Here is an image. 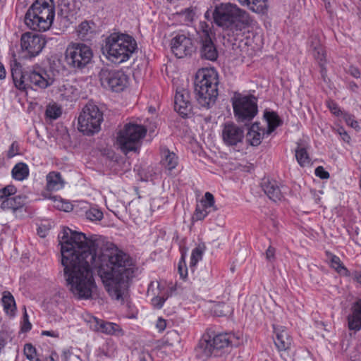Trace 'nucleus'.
Returning a JSON list of instances; mask_svg holds the SVG:
<instances>
[{
  "label": "nucleus",
  "instance_id": "1",
  "mask_svg": "<svg viewBox=\"0 0 361 361\" xmlns=\"http://www.w3.org/2000/svg\"><path fill=\"white\" fill-rule=\"evenodd\" d=\"M59 238L66 286L75 298H92L97 285L92 269L97 268L109 295L116 300H124L128 279L134 272L133 260L129 255L116 249L97 258V240L68 228L63 230Z\"/></svg>",
  "mask_w": 361,
  "mask_h": 361
},
{
  "label": "nucleus",
  "instance_id": "2",
  "mask_svg": "<svg viewBox=\"0 0 361 361\" xmlns=\"http://www.w3.org/2000/svg\"><path fill=\"white\" fill-rule=\"evenodd\" d=\"M11 75L15 87L22 92H27L29 88L45 89L55 80V75L51 70L38 69L22 73L17 63L11 65Z\"/></svg>",
  "mask_w": 361,
  "mask_h": 361
},
{
  "label": "nucleus",
  "instance_id": "3",
  "mask_svg": "<svg viewBox=\"0 0 361 361\" xmlns=\"http://www.w3.org/2000/svg\"><path fill=\"white\" fill-rule=\"evenodd\" d=\"M215 23L224 30L238 35L250 24L249 14L231 4H221L213 13Z\"/></svg>",
  "mask_w": 361,
  "mask_h": 361
},
{
  "label": "nucleus",
  "instance_id": "4",
  "mask_svg": "<svg viewBox=\"0 0 361 361\" xmlns=\"http://www.w3.org/2000/svg\"><path fill=\"white\" fill-rule=\"evenodd\" d=\"M218 74L213 68L199 70L195 79L196 99L202 108L209 109L218 96Z\"/></svg>",
  "mask_w": 361,
  "mask_h": 361
},
{
  "label": "nucleus",
  "instance_id": "5",
  "mask_svg": "<svg viewBox=\"0 0 361 361\" xmlns=\"http://www.w3.org/2000/svg\"><path fill=\"white\" fill-rule=\"evenodd\" d=\"M137 48L135 40L128 35L114 33L106 39L103 54L115 63L126 61Z\"/></svg>",
  "mask_w": 361,
  "mask_h": 361
},
{
  "label": "nucleus",
  "instance_id": "6",
  "mask_svg": "<svg viewBox=\"0 0 361 361\" xmlns=\"http://www.w3.org/2000/svg\"><path fill=\"white\" fill-rule=\"evenodd\" d=\"M145 126L135 123H126L117 135V142L124 153L136 152L140 147V142L145 136Z\"/></svg>",
  "mask_w": 361,
  "mask_h": 361
},
{
  "label": "nucleus",
  "instance_id": "7",
  "mask_svg": "<svg viewBox=\"0 0 361 361\" xmlns=\"http://www.w3.org/2000/svg\"><path fill=\"white\" fill-rule=\"evenodd\" d=\"M231 102L234 116L238 122L250 121L257 114V100L255 97L235 94Z\"/></svg>",
  "mask_w": 361,
  "mask_h": 361
},
{
  "label": "nucleus",
  "instance_id": "8",
  "mask_svg": "<svg viewBox=\"0 0 361 361\" xmlns=\"http://www.w3.org/2000/svg\"><path fill=\"white\" fill-rule=\"evenodd\" d=\"M103 114L92 104H87L78 116V130L85 135H92L100 130Z\"/></svg>",
  "mask_w": 361,
  "mask_h": 361
},
{
  "label": "nucleus",
  "instance_id": "9",
  "mask_svg": "<svg viewBox=\"0 0 361 361\" xmlns=\"http://www.w3.org/2000/svg\"><path fill=\"white\" fill-rule=\"evenodd\" d=\"M91 48L83 43L72 42L69 44L65 51V60L67 64L75 68L85 67L92 58Z\"/></svg>",
  "mask_w": 361,
  "mask_h": 361
},
{
  "label": "nucleus",
  "instance_id": "10",
  "mask_svg": "<svg viewBox=\"0 0 361 361\" xmlns=\"http://www.w3.org/2000/svg\"><path fill=\"white\" fill-rule=\"evenodd\" d=\"M212 29L206 23H200L197 32L200 54L202 59L214 61L218 58V51L212 38Z\"/></svg>",
  "mask_w": 361,
  "mask_h": 361
},
{
  "label": "nucleus",
  "instance_id": "11",
  "mask_svg": "<svg viewBox=\"0 0 361 361\" xmlns=\"http://www.w3.org/2000/svg\"><path fill=\"white\" fill-rule=\"evenodd\" d=\"M99 77L102 87L115 92L123 90L128 84L127 75L121 71L102 68Z\"/></svg>",
  "mask_w": 361,
  "mask_h": 361
},
{
  "label": "nucleus",
  "instance_id": "12",
  "mask_svg": "<svg viewBox=\"0 0 361 361\" xmlns=\"http://www.w3.org/2000/svg\"><path fill=\"white\" fill-rule=\"evenodd\" d=\"M172 53L178 59L190 56L195 50L192 39L184 34H178L171 41Z\"/></svg>",
  "mask_w": 361,
  "mask_h": 361
},
{
  "label": "nucleus",
  "instance_id": "13",
  "mask_svg": "<svg viewBox=\"0 0 361 361\" xmlns=\"http://www.w3.org/2000/svg\"><path fill=\"white\" fill-rule=\"evenodd\" d=\"M45 44V40L41 36L30 32L24 33L20 39L22 49L26 51L30 57L38 55Z\"/></svg>",
  "mask_w": 361,
  "mask_h": 361
},
{
  "label": "nucleus",
  "instance_id": "14",
  "mask_svg": "<svg viewBox=\"0 0 361 361\" xmlns=\"http://www.w3.org/2000/svg\"><path fill=\"white\" fill-rule=\"evenodd\" d=\"M224 143L228 147H237L243 142L244 131L234 123H225L221 133Z\"/></svg>",
  "mask_w": 361,
  "mask_h": 361
},
{
  "label": "nucleus",
  "instance_id": "15",
  "mask_svg": "<svg viewBox=\"0 0 361 361\" xmlns=\"http://www.w3.org/2000/svg\"><path fill=\"white\" fill-rule=\"evenodd\" d=\"M25 23L32 30L44 32L51 27L53 20L27 10L25 16Z\"/></svg>",
  "mask_w": 361,
  "mask_h": 361
},
{
  "label": "nucleus",
  "instance_id": "16",
  "mask_svg": "<svg viewBox=\"0 0 361 361\" xmlns=\"http://www.w3.org/2000/svg\"><path fill=\"white\" fill-rule=\"evenodd\" d=\"M28 10L51 20H54L55 16V7L53 0H36Z\"/></svg>",
  "mask_w": 361,
  "mask_h": 361
},
{
  "label": "nucleus",
  "instance_id": "17",
  "mask_svg": "<svg viewBox=\"0 0 361 361\" xmlns=\"http://www.w3.org/2000/svg\"><path fill=\"white\" fill-rule=\"evenodd\" d=\"M310 51L314 59L319 62L322 68V73L324 72V64L325 61V52L321 42L320 37L317 34L312 35L309 39Z\"/></svg>",
  "mask_w": 361,
  "mask_h": 361
},
{
  "label": "nucleus",
  "instance_id": "18",
  "mask_svg": "<svg viewBox=\"0 0 361 361\" xmlns=\"http://www.w3.org/2000/svg\"><path fill=\"white\" fill-rule=\"evenodd\" d=\"M87 322L91 329L106 334H114L116 331L120 330L118 324L112 322H104L94 317H90Z\"/></svg>",
  "mask_w": 361,
  "mask_h": 361
},
{
  "label": "nucleus",
  "instance_id": "19",
  "mask_svg": "<svg viewBox=\"0 0 361 361\" xmlns=\"http://www.w3.org/2000/svg\"><path fill=\"white\" fill-rule=\"evenodd\" d=\"M174 108L183 116H187L190 111L191 104L187 90L182 89L176 91L174 99Z\"/></svg>",
  "mask_w": 361,
  "mask_h": 361
},
{
  "label": "nucleus",
  "instance_id": "20",
  "mask_svg": "<svg viewBox=\"0 0 361 361\" xmlns=\"http://www.w3.org/2000/svg\"><path fill=\"white\" fill-rule=\"evenodd\" d=\"M195 353L196 356L203 360H207L215 353L210 336H203L195 348Z\"/></svg>",
  "mask_w": 361,
  "mask_h": 361
},
{
  "label": "nucleus",
  "instance_id": "21",
  "mask_svg": "<svg viewBox=\"0 0 361 361\" xmlns=\"http://www.w3.org/2000/svg\"><path fill=\"white\" fill-rule=\"evenodd\" d=\"M274 333L276 338L274 339V343L279 350H286L290 348L292 339L283 326H274Z\"/></svg>",
  "mask_w": 361,
  "mask_h": 361
},
{
  "label": "nucleus",
  "instance_id": "22",
  "mask_svg": "<svg viewBox=\"0 0 361 361\" xmlns=\"http://www.w3.org/2000/svg\"><path fill=\"white\" fill-rule=\"evenodd\" d=\"M154 286L157 287V292L154 293L156 295L152 299V304L155 308L160 309L169 298V291L164 285L158 281L151 283L148 291L153 289Z\"/></svg>",
  "mask_w": 361,
  "mask_h": 361
},
{
  "label": "nucleus",
  "instance_id": "23",
  "mask_svg": "<svg viewBox=\"0 0 361 361\" xmlns=\"http://www.w3.org/2000/svg\"><path fill=\"white\" fill-rule=\"evenodd\" d=\"M265 133V130L262 129L258 123H255L250 126L247 133V141L252 146H258Z\"/></svg>",
  "mask_w": 361,
  "mask_h": 361
},
{
  "label": "nucleus",
  "instance_id": "24",
  "mask_svg": "<svg viewBox=\"0 0 361 361\" xmlns=\"http://www.w3.org/2000/svg\"><path fill=\"white\" fill-rule=\"evenodd\" d=\"M26 197L24 195H13L11 198L0 203V208L3 210H12L13 212L22 208L25 204Z\"/></svg>",
  "mask_w": 361,
  "mask_h": 361
},
{
  "label": "nucleus",
  "instance_id": "25",
  "mask_svg": "<svg viewBox=\"0 0 361 361\" xmlns=\"http://www.w3.org/2000/svg\"><path fill=\"white\" fill-rule=\"evenodd\" d=\"M262 188L270 200L276 202L281 199V190L275 181L264 180Z\"/></svg>",
  "mask_w": 361,
  "mask_h": 361
},
{
  "label": "nucleus",
  "instance_id": "26",
  "mask_svg": "<svg viewBox=\"0 0 361 361\" xmlns=\"http://www.w3.org/2000/svg\"><path fill=\"white\" fill-rule=\"evenodd\" d=\"M64 182L61 178V173L56 171H51L47 176V188L49 191H56L63 187Z\"/></svg>",
  "mask_w": 361,
  "mask_h": 361
},
{
  "label": "nucleus",
  "instance_id": "27",
  "mask_svg": "<svg viewBox=\"0 0 361 361\" xmlns=\"http://www.w3.org/2000/svg\"><path fill=\"white\" fill-rule=\"evenodd\" d=\"M234 336L228 334H220L212 338L214 350H218L233 344Z\"/></svg>",
  "mask_w": 361,
  "mask_h": 361
},
{
  "label": "nucleus",
  "instance_id": "28",
  "mask_svg": "<svg viewBox=\"0 0 361 361\" xmlns=\"http://www.w3.org/2000/svg\"><path fill=\"white\" fill-rule=\"evenodd\" d=\"M348 327L350 330L361 329V302H357L351 315L348 317Z\"/></svg>",
  "mask_w": 361,
  "mask_h": 361
},
{
  "label": "nucleus",
  "instance_id": "29",
  "mask_svg": "<svg viewBox=\"0 0 361 361\" xmlns=\"http://www.w3.org/2000/svg\"><path fill=\"white\" fill-rule=\"evenodd\" d=\"M161 164L164 168L169 171L176 168L178 164V157L175 153L164 149L161 151Z\"/></svg>",
  "mask_w": 361,
  "mask_h": 361
},
{
  "label": "nucleus",
  "instance_id": "30",
  "mask_svg": "<svg viewBox=\"0 0 361 361\" xmlns=\"http://www.w3.org/2000/svg\"><path fill=\"white\" fill-rule=\"evenodd\" d=\"M12 177L17 180H23L29 175V169L27 164L20 162L15 165L12 169Z\"/></svg>",
  "mask_w": 361,
  "mask_h": 361
},
{
  "label": "nucleus",
  "instance_id": "31",
  "mask_svg": "<svg viewBox=\"0 0 361 361\" xmlns=\"http://www.w3.org/2000/svg\"><path fill=\"white\" fill-rule=\"evenodd\" d=\"M4 309L9 316H13L16 310V302L13 295L9 292H4L2 297Z\"/></svg>",
  "mask_w": 361,
  "mask_h": 361
},
{
  "label": "nucleus",
  "instance_id": "32",
  "mask_svg": "<svg viewBox=\"0 0 361 361\" xmlns=\"http://www.w3.org/2000/svg\"><path fill=\"white\" fill-rule=\"evenodd\" d=\"M78 37L82 40H89L94 32V30L90 23L87 21L82 22L77 28Z\"/></svg>",
  "mask_w": 361,
  "mask_h": 361
},
{
  "label": "nucleus",
  "instance_id": "33",
  "mask_svg": "<svg viewBox=\"0 0 361 361\" xmlns=\"http://www.w3.org/2000/svg\"><path fill=\"white\" fill-rule=\"evenodd\" d=\"M264 117L268 126L266 133L269 135L280 125V120L278 115L274 112H265Z\"/></svg>",
  "mask_w": 361,
  "mask_h": 361
},
{
  "label": "nucleus",
  "instance_id": "34",
  "mask_svg": "<svg viewBox=\"0 0 361 361\" xmlns=\"http://www.w3.org/2000/svg\"><path fill=\"white\" fill-rule=\"evenodd\" d=\"M59 97L61 99L69 100L72 99L76 89H75L69 83L63 84L59 87Z\"/></svg>",
  "mask_w": 361,
  "mask_h": 361
},
{
  "label": "nucleus",
  "instance_id": "35",
  "mask_svg": "<svg viewBox=\"0 0 361 361\" xmlns=\"http://www.w3.org/2000/svg\"><path fill=\"white\" fill-rule=\"evenodd\" d=\"M214 197L209 192H207L204 194V197L200 200V204L202 208H204L209 210L210 212H214L217 209L216 207L214 204Z\"/></svg>",
  "mask_w": 361,
  "mask_h": 361
},
{
  "label": "nucleus",
  "instance_id": "36",
  "mask_svg": "<svg viewBox=\"0 0 361 361\" xmlns=\"http://www.w3.org/2000/svg\"><path fill=\"white\" fill-rule=\"evenodd\" d=\"M295 157L298 164L301 166H305L310 163V159L307 152V150L300 146H298L295 149Z\"/></svg>",
  "mask_w": 361,
  "mask_h": 361
},
{
  "label": "nucleus",
  "instance_id": "37",
  "mask_svg": "<svg viewBox=\"0 0 361 361\" xmlns=\"http://www.w3.org/2000/svg\"><path fill=\"white\" fill-rule=\"evenodd\" d=\"M17 189L13 185H8L0 189V203L15 195Z\"/></svg>",
  "mask_w": 361,
  "mask_h": 361
},
{
  "label": "nucleus",
  "instance_id": "38",
  "mask_svg": "<svg viewBox=\"0 0 361 361\" xmlns=\"http://www.w3.org/2000/svg\"><path fill=\"white\" fill-rule=\"evenodd\" d=\"M204 250V246L200 245L192 250L190 258V264L192 266L196 265V264L202 259Z\"/></svg>",
  "mask_w": 361,
  "mask_h": 361
},
{
  "label": "nucleus",
  "instance_id": "39",
  "mask_svg": "<svg viewBox=\"0 0 361 361\" xmlns=\"http://www.w3.org/2000/svg\"><path fill=\"white\" fill-rule=\"evenodd\" d=\"M211 213L209 210L202 208L200 204H197L196 206V209L195 213L192 216V220L197 221H202L207 216V215Z\"/></svg>",
  "mask_w": 361,
  "mask_h": 361
},
{
  "label": "nucleus",
  "instance_id": "40",
  "mask_svg": "<svg viewBox=\"0 0 361 361\" xmlns=\"http://www.w3.org/2000/svg\"><path fill=\"white\" fill-rule=\"evenodd\" d=\"M85 216L90 221H100L103 218V213L97 208H91L85 212Z\"/></svg>",
  "mask_w": 361,
  "mask_h": 361
},
{
  "label": "nucleus",
  "instance_id": "41",
  "mask_svg": "<svg viewBox=\"0 0 361 361\" xmlns=\"http://www.w3.org/2000/svg\"><path fill=\"white\" fill-rule=\"evenodd\" d=\"M164 342L169 345H173L180 342V336L177 331H171L166 333L164 337Z\"/></svg>",
  "mask_w": 361,
  "mask_h": 361
},
{
  "label": "nucleus",
  "instance_id": "42",
  "mask_svg": "<svg viewBox=\"0 0 361 361\" xmlns=\"http://www.w3.org/2000/svg\"><path fill=\"white\" fill-rule=\"evenodd\" d=\"M61 114V109L56 104L49 105L46 110V115L51 119H56Z\"/></svg>",
  "mask_w": 361,
  "mask_h": 361
},
{
  "label": "nucleus",
  "instance_id": "43",
  "mask_svg": "<svg viewBox=\"0 0 361 361\" xmlns=\"http://www.w3.org/2000/svg\"><path fill=\"white\" fill-rule=\"evenodd\" d=\"M250 9L256 13H261L267 8L266 0H252Z\"/></svg>",
  "mask_w": 361,
  "mask_h": 361
},
{
  "label": "nucleus",
  "instance_id": "44",
  "mask_svg": "<svg viewBox=\"0 0 361 361\" xmlns=\"http://www.w3.org/2000/svg\"><path fill=\"white\" fill-rule=\"evenodd\" d=\"M228 312V306L225 303H217L214 307V313L218 317L226 315Z\"/></svg>",
  "mask_w": 361,
  "mask_h": 361
},
{
  "label": "nucleus",
  "instance_id": "45",
  "mask_svg": "<svg viewBox=\"0 0 361 361\" xmlns=\"http://www.w3.org/2000/svg\"><path fill=\"white\" fill-rule=\"evenodd\" d=\"M24 354L29 360L32 361L36 355V349L31 343H27L24 346Z\"/></svg>",
  "mask_w": 361,
  "mask_h": 361
},
{
  "label": "nucleus",
  "instance_id": "46",
  "mask_svg": "<svg viewBox=\"0 0 361 361\" xmlns=\"http://www.w3.org/2000/svg\"><path fill=\"white\" fill-rule=\"evenodd\" d=\"M55 207H56L59 210H62L64 212H68L72 209V204L69 202H64L63 200H55Z\"/></svg>",
  "mask_w": 361,
  "mask_h": 361
},
{
  "label": "nucleus",
  "instance_id": "47",
  "mask_svg": "<svg viewBox=\"0 0 361 361\" xmlns=\"http://www.w3.org/2000/svg\"><path fill=\"white\" fill-rule=\"evenodd\" d=\"M331 265L332 267L339 273L342 271H347V269L341 264L340 259L336 256L331 257Z\"/></svg>",
  "mask_w": 361,
  "mask_h": 361
},
{
  "label": "nucleus",
  "instance_id": "48",
  "mask_svg": "<svg viewBox=\"0 0 361 361\" xmlns=\"http://www.w3.org/2000/svg\"><path fill=\"white\" fill-rule=\"evenodd\" d=\"M343 119L345 120L347 125L355 129H359L360 126L357 121L354 119V117L352 115L348 114H343Z\"/></svg>",
  "mask_w": 361,
  "mask_h": 361
},
{
  "label": "nucleus",
  "instance_id": "49",
  "mask_svg": "<svg viewBox=\"0 0 361 361\" xmlns=\"http://www.w3.org/2000/svg\"><path fill=\"white\" fill-rule=\"evenodd\" d=\"M18 154H19L18 144L17 142H13L8 150L7 157L8 158H12Z\"/></svg>",
  "mask_w": 361,
  "mask_h": 361
},
{
  "label": "nucleus",
  "instance_id": "50",
  "mask_svg": "<svg viewBox=\"0 0 361 361\" xmlns=\"http://www.w3.org/2000/svg\"><path fill=\"white\" fill-rule=\"evenodd\" d=\"M31 328H32V324L29 322L28 315L26 312V310L25 309V312L23 314V322L22 326H21V331L23 332H27L31 329Z\"/></svg>",
  "mask_w": 361,
  "mask_h": 361
},
{
  "label": "nucleus",
  "instance_id": "51",
  "mask_svg": "<svg viewBox=\"0 0 361 361\" xmlns=\"http://www.w3.org/2000/svg\"><path fill=\"white\" fill-rule=\"evenodd\" d=\"M326 104L329 110L331 111L332 114L335 115H339L341 111L336 102H334L332 100H329L326 102Z\"/></svg>",
  "mask_w": 361,
  "mask_h": 361
},
{
  "label": "nucleus",
  "instance_id": "52",
  "mask_svg": "<svg viewBox=\"0 0 361 361\" xmlns=\"http://www.w3.org/2000/svg\"><path fill=\"white\" fill-rule=\"evenodd\" d=\"M315 175L322 179H326L329 178V173L325 171L322 166H318L315 169Z\"/></svg>",
  "mask_w": 361,
  "mask_h": 361
},
{
  "label": "nucleus",
  "instance_id": "53",
  "mask_svg": "<svg viewBox=\"0 0 361 361\" xmlns=\"http://www.w3.org/2000/svg\"><path fill=\"white\" fill-rule=\"evenodd\" d=\"M180 15L185 17V20L192 21L195 15V13L191 8H186L180 13Z\"/></svg>",
  "mask_w": 361,
  "mask_h": 361
},
{
  "label": "nucleus",
  "instance_id": "54",
  "mask_svg": "<svg viewBox=\"0 0 361 361\" xmlns=\"http://www.w3.org/2000/svg\"><path fill=\"white\" fill-rule=\"evenodd\" d=\"M338 134L341 135V139L345 142H349L350 140V137L348 135V134L347 133V132L343 128H340L338 129Z\"/></svg>",
  "mask_w": 361,
  "mask_h": 361
},
{
  "label": "nucleus",
  "instance_id": "55",
  "mask_svg": "<svg viewBox=\"0 0 361 361\" xmlns=\"http://www.w3.org/2000/svg\"><path fill=\"white\" fill-rule=\"evenodd\" d=\"M274 256L275 249L273 247L269 246L266 251V258L269 261H272L274 259Z\"/></svg>",
  "mask_w": 361,
  "mask_h": 361
},
{
  "label": "nucleus",
  "instance_id": "56",
  "mask_svg": "<svg viewBox=\"0 0 361 361\" xmlns=\"http://www.w3.org/2000/svg\"><path fill=\"white\" fill-rule=\"evenodd\" d=\"M348 73L355 78H359L360 77V71L355 66H350L348 69Z\"/></svg>",
  "mask_w": 361,
  "mask_h": 361
},
{
  "label": "nucleus",
  "instance_id": "57",
  "mask_svg": "<svg viewBox=\"0 0 361 361\" xmlns=\"http://www.w3.org/2000/svg\"><path fill=\"white\" fill-rule=\"evenodd\" d=\"M156 326L159 331H163L166 329V320H164V319L159 318L157 320Z\"/></svg>",
  "mask_w": 361,
  "mask_h": 361
},
{
  "label": "nucleus",
  "instance_id": "58",
  "mask_svg": "<svg viewBox=\"0 0 361 361\" xmlns=\"http://www.w3.org/2000/svg\"><path fill=\"white\" fill-rule=\"evenodd\" d=\"M42 335L43 336H51L54 338H58L59 337V333L54 331H43L42 332Z\"/></svg>",
  "mask_w": 361,
  "mask_h": 361
},
{
  "label": "nucleus",
  "instance_id": "59",
  "mask_svg": "<svg viewBox=\"0 0 361 361\" xmlns=\"http://www.w3.org/2000/svg\"><path fill=\"white\" fill-rule=\"evenodd\" d=\"M71 355V353L70 351V350L68 349H65L63 350V353H62V358L64 361H68V359L70 358V356Z\"/></svg>",
  "mask_w": 361,
  "mask_h": 361
},
{
  "label": "nucleus",
  "instance_id": "60",
  "mask_svg": "<svg viewBox=\"0 0 361 361\" xmlns=\"http://www.w3.org/2000/svg\"><path fill=\"white\" fill-rule=\"evenodd\" d=\"M6 72L4 65L0 62V80L6 78Z\"/></svg>",
  "mask_w": 361,
  "mask_h": 361
},
{
  "label": "nucleus",
  "instance_id": "61",
  "mask_svg": "<svg viewBox=\"0 0 361 361\" xmlns=\"http://www.w3.org/2000/svg\"><path fill=\"white\" fill-rule=\"evenodd\" d=\"M353 279L357 283L361 284V271H356L353 274Z\"/></svg>",
  "mask_w": 361,
  "mask_h": 361
},
{
  "label": "nucleus",
  "instance_id": "62",
  "mask_svg": "<svg viewBox=\"0 0 361 361\" xmlns=\"http://www.w3.org/2000/svg\"><path fill=\"white\" fill-rule=\"evenodd\" d=\"M238 1L241 5L246 6L250 8V6L252 5L251 2L252 0H238Z\"/></svg>",
  "mask_w": 361,
  "mask_h": 361
},
{
  "label": "nucleus",
  "instance_id": "63",
  "mask_svg": "<svg viewBox=\"0 0 361 361\" xmlns=\"http://www.w3.org/2000/svg\"><path fill=\"white\" fill-rule=\"evenodd\" d=\"M349 87L353 91H355L357 89V85L354 82H350Z\"/></svg>",
  "mask_w": 361,
  "mask_h": 361
},
{
  "label": "nucleus",
  "instance_id": "64",
  "mask_svg": "<svg viewBox=\"0 0 361 361\" xmlns=\"http://www.w3.org/2000/svg\"><path fill=\"white\" fill-rule=\"evenodd\" d=\"M37 233H38V234H39L41 237H42V238H44V237H45V236H46V233H45V232H44V231L42 230V228H38V230H37Z\"/></svg>",
  "mask_w": 361,
  "mask_h": 361
}]
</instances>
